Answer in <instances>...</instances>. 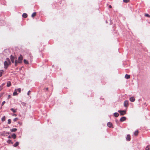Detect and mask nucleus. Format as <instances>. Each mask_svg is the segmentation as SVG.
I'll use <instances>...</instances> for the list:
<instances>
[{"instance_id": "nucleus-1", "label": "nucleus", "mask_w": 150, "mask_h": 150, "mask_svg": "<svg viewBox=\"0 0 150 150\" xmlns=\"http://www.w3.org/2000/svg\"><path fill=\"white\" fill-rule=\"evenodd\" d=\"M23 59V56L21 55H20L18 59V61L16 60L15 62V66H16L18 63H22V61Z\"/></svg>"}, {"instance_id": "nucleus-2", "label": "nucleus", "mask_w": 150, "mask_h": 150, "mask_svg": "<svg viewBox=\"0 0 150 150\" xmlns=\"http://www.w3.org/2000/svg\"><path fill=\"white\" fill-rule=\"evenodd\" d=\"M11 63L10 59L8 58H7L6 61H5L4 64V68L6 69H7L8 67L11 64Z\"/></svg>"}, {"instance_id": "nucleus-3", "label": "nucleus", "mask_w": 150, "mask_h": 150, "mask_svg": "<svg viewBox=\"0 0 150 150\" xmlns=\"http://www.w3.org/2000/svg\"><path fill=\"white\" fill-rule=\"evenodd\" d=\"M118 112L120 113L121 115H123L126 113V110H119Z\"/></svg>"}, {"instance_id": "nucleus-4", "label": "nucleus", "mask_w": 150, "mask_h": 150, "mask_svg": "<svg viewBox=\"0 0 150 150\" xmlns=\"http://www.w3.org/2000/svg\"><path fill=\"white\" fill-rule=\"evenodd\" d=\"M124 106L126 108H127L129 106V101L126 100L124 103Z\"/></svg>"}, {"instance_id": "nucleus-5", "label": "nucleus", "mask_w": 150, "mask_h": 150, "mask_svg": "<svg viewBox=\"0 0 150 150\" xmlns=\"http://www.w3.org/2000/svg\"><path fill=\"white\" fill-rule=\"evenodd\" d=\"M21 91V89L19 88L17 89H15L13 94H18L17 92L18 91L19 93H20Z\"/></svg>"}, {"instance_id": "nucleus-6", "label": "nucleus", "mask_w": 150, "mask_h": 150, "mask_svg": "<svg viewBox=\"0 0 150 150\" xmlns=\"http://www.w3.org/2000/svg\"><path fill=\"white\" fill-rule=\"evenodd\" d=\"M126 120V117H122L120 119V121L121 122H123Z\"/></svg>"}, {"instance_id": "nucleus-7", "label": "nucleus", "mask_w": 150, "mask_h": 150, "mask_svg": "<svg viewBox=\"0 0 150 150\" xmlns=\"http://www.w3.org/2000/svg\"><path fill=\"white\" fill-rule=\"evenodd\" d=\"M129 100L131 102H134L135 100V98L134 97H132L129 98Z\"/></svg>"}, {"instance_id": "nucleus-8", "label": "nucleus", "mask_w": 150, "mask_h": 150, "mask_svg": "<svg viewBox=\"0 0 150 150\" xmlns=\"http://www.w3.org/2000/svg\"><path fill=\"white\" fill-rule=\"evenodd\" d=\"M10 58L12 63H14V57L12 55H11L10 57Z\"/></svg>"}, {"instance_id": "nucleus-9", "label": "nucleus", "mask_w": 150, "mask_h": 150, "mask_svg": "<svg viewBox=\"0 0 150 150\" xmlns=\"http://www.w3.org/2000/svg\"><path fill=\"white\" fill-rule=\"evenodd\" d=\"M126 139L127 141H129L131 139V138L130 136V135L128 134L127 135V137L126 138Z\"/></svg>"}, {"instance_id": "nucleus-10", "label": "nucleus", "mask_w": 150, "mask_h": 150, "mask_svg": "<svg viewBox=\"0 0 150 150\" xmlns=\"http://www.w3.org/2000/svg\"><path fill=\"white\" fill-rule=\"evenodd\" d=\"M9 134V133L7 132H4L2 134L3 136H5V135L7 136Z\"/></svg>"}, {"instance_id": "nucleus-11", "label": "nucleus", "mask_w": 150, "mask_h": 150, "mask_svg": "<svg viewBox=\"0 0 150 150\" xmlns=\"http://www.w3.org/2000/svg\"><path fill=\"white\" fill-rule=\"evenodd\" d=\"M107 126L109 127H111L112 126V123L111 122H108L107 124Z\"/></svg>"}, {"instance_id": "nucleus-12", "label": "nucleus", "mask_w": 150, "mask_h": 150, "mask_svg": "<svg viewBox=\"0 0 150 150\" xmlns=\"http://www.w3.org/2000/svg\"><path fill=\"white\" fill-rule=\"evenodd\" d=\"M125 78L126 79H129L130 78V75L126 74L125 75Z\"/></svg>"}, {"instance_id": "nucleus-13", "label": "nucleus", "mask_w": 150, "mask_h": 150, "mask_svg": "<svg viewBox=\"0 0 150 150\" xmlns=\"http://www.w3.org/2000/svg\"><path fill=\"white\" fill-rule=\"evenodd\" d=\"M11 85V83L10 81H8L7 83V86L8 87H10Z\"/></svg>"}, {"instance_id": "nucleus-14", "label": "nucleus", "mask_w": 150, "mask_h": 150, "mask_svg": "<svg viewBox=\"0 0 150 150\" xmlns=\"http://www.w3.org/2000/svg\"><path fill=\"white\" fill-rule=\"evenodd\" d=\"M22 16L23 18H27V17L28 15H27V14L26 13H23V14Z\"/></svg>"}, {"instance_id": "nucleus-15", "label": "nucleus", "mask_w": 150, "mask_h": 150, "mask_svg": "<svg viewBox=\"0 0 150 150\" xmlns=\"http://www.w3.org/2000/svg\"><path fill=\"white\" fill-rule=\"evenodd\" d=\"M114 116L116 117H118L119 115V114L117 112L114 113Z\"/></svg>"}, {"instance_id": "nucleus-16", "label": "nucleus", "mask_w": 150, "mask_h": 150, "mask_svg": "<svg viewBox=\"0 0 150 150\" xmlns=\"http://www.w3.org/2000/svg\"><path fill=\"white\" fill-rule=\"evenodd\" d=\"M17 130V129L16 128H13L11 129V132H15Z\"/></svg>"}, {"instance_id": "nucleus-17", "label": "nucleus", "mask_w": 150, "mask_h": 150, "mask_svg": "<svg viewBox=\"0 0 150 150\" xmlns=\"http://www.w3.org/2000/svg\"><path fill=\"white\" fill-rule=\"evenodd\" d=\"M19 144V142H16L13 145L14 147H16Z\"/></svg>"}, {"instance_id": "nucleus-18", "label": "nucleus", "mask_w": 150, "mask_h": 150, "mask_svg": "<svg viewBox=\"0 0 150 150\" xmlns=\"http://www.w3.org/2000/svg\"><path fill=\"white\" fill-rule=\"evenodd\" d=\"M139 131L138 130H137L134 133V135L135 136H137L138 134Z\"/></svg>"}, {"instance_id": "nucleus-19", "label": "nucleus", "mask_w": 150, "mask_h": 150, "mask_svg": "<svg viewBox=\"0 0 150 150\" xmlns=\"http://www.w3.org/2000/svg\"><path fill=\"white\" fill-rule=\"evenodd\" d=\"M24 62L25 64H29L28 61L26 59L24 60Z\"/></svg>"}, {"instance_id": "nucleus-20", "label": "nucleus", "mask_w": 150, "mask_h": 150, "mask_svg": "<svg viewBox=\"0 0 150 150\" xmlns=\"http://www.w3.org/2000/svg\"><path fill=\"white\" fill-rule=\"evenodd\" d=\"M146 150H150V145L146 147Z\"/></svg>"}, {"instance_id": "nucleus-21", "label": "nucleus", "mask_w": 150, "mask_h": 150, "mask_svg": "<svg viewBox=\"0 0 150 150\" xmlns=\"http://www.w3.org/2000/svg\"><path fill=\"white\" fill-rule=\"evenodd\" d=\"M11 137L14 139H15L16 137V135L15 134H14L12 135Z\"/></svg>"}, {"instance_id": "nucleus-22", "label": "nucleus", "mask_w": 150, "mask_h": 150, "mask_svg": "<svg viewBox=\"0 0 150 150\" xmlns=\"http://www.w3.org/2000/svg\"><path fill=\"white\" fill-rule=\"evenodd\" d=\"M5 120V116H3L1 118V121H4Z\"/></svg>"}, {"instance_id": "nucleus-23", "label": "nucleus", "mask_w": 150, "mask_h": 150, "mask_svg": "<svg viewBox=\"0 0 150 150\" xmlns=\"http://www.w3.org/2000/svg\"><path fill=\"white\" fill-rule=\"evenodd\" d=\"M36 13L35 12H34L33 13L32 15V17H34L35 16H36Z\"/></svg>"}, {"instance_id": "nucleus-24", "label": "nucleus", "mask_w": 150, "mask_h": 150, "mask_svg": "<svg viewBox=\"0 0 150 150\" xmlns=\"http://www.w3.org/2000/svg\"><path fill=\"white\" fill-rule=\"evenodd\" d=\"M7 142L8 143H9V144H10V143H11V144H13V143L12 142H11V140H10V139H9L7 141Z\"/></svg>"}, {"instance_id": "nucleus-25", "label": "nucleus", "mask_w": 150, "mask_h": 150, "mask_svg": "<svg viewBox=\"0 0 150 150\" xmlns=\"http://www.w3.org/2000/svg\"><path fill=\"white\" fill-rule=\"evenodd\" d=\"M123 1L125 3H127L129 1V0H123Z\"/></svg>"}, {"instance_id": "nucleus-26", "label": "nucleus", "mask_w": 150, "mask_h": 150, "mask_svg": "<svg viewBox=\"0 0 150 150\" xmlns=\"http://www.w3.org/2000/svg\"><path fill=\"white\" fill-rule=\"evenodd\" d=\"M3 71L2 70H1L0 71V77H1L2 76V73H3Z\"/></svg>"}, {"instance_id": "nucleus-27", "label": "nucleus", "mask_w": 150, "mask_h": 150, "mask_svg": "<svg viewBox=\"0 0 150 150\" xmlns=\"http://www.w3.org/2000/svg\"><path fill=\"white\" fill-rule=\"evenodd\" d=\"M145 16L146 17H149V18H150V15H149V14H147V13L145 14Z\"/></svg>"}, {"instance_id": "nucleus-28", "label": "nucleus", "mask_w": 150, "mask_h": 150, "mask_svg": "<svg viewBox=\"0 0 150 150\" xmlns=\"http://www.w3.org/2000/svg\"><path fill=\"white\" fill-rule=\"evenodd\" d=\"M11 110L13 112L15 113L16 112V110H15L13 108H11Z\"/></svg>"}, {"instance_id": "nucleus-29", "label": "nucleus", "mask_w": 150, "mask_h": 150, "mask_svg": "<svg viewBox=\"0 0 150 150\" xmlns=\"http://www.w3.org/2000/svg\"><path fill=\"white\" fill-rule=\"evenodd\" d=\"M11 119H9L8 120V123L10 124L11 123Z\"/></svg>"}, {"instance_id": "nucleus-30", "label": "nucleus", "mask_w": 150, "mask_h": 150, "mask_svg": "<svg viewBox=\"0 0 150 150\" xmlns=\"http://www.w3.org/2000/svg\"><path fill=\"white\" fill-rule=\"evenodd\" d=\"M18 120V118H14L13 120V121H14V122H16V121H17V120Z\"/></svg>"}, {"instance_id": "nucleus-31", "label": "nucleus", "mask_w": 150, "mask_h": 150, "mask_svg": "<svg viewBox=\"0 0 150 150\" xmlns=\"http://www.w3.org/2000/svg\"><path fill=\"white\" fill-rule=\"evenodd\" d=\"M5 101H3L2 103V105H3L5 103Z\"/></svg>"}, {"instance_id": "nucleus-32", "label": "nucleus", "mask_w": 150, "mask_h": 150, "mask_svg": "<svg viewBox=\"0 0 150 150\" xmlns=\"http://www.w3.org/2000/svg\"><path fill=\"white\" fill-rule=\"evenodd\" d=\"M109 7L110 8H112V6L111 5H110L109 6Z\"/></svg>"}, {"instance_id": "nucleus-33", "label": "nucleus", "mask_w": 150, "mask_h": 150, "mask_svg": "<svg viewBox=\"0 0 150 150\" xmlns=\"http://www.w3.org/2000/svg\"><path fill=\"white\" fill-rule=\"evenodd\" d=\"M31 92V91H28V93H27V94H29V93H30Z\"/></svg>"}, {"instance_id": "nucleus-34", "label": "nucleus", "mask_w": 150, "mask_h": 150, "mask_svg": "<svg viewBox=\"0 0 150 150\" xmlns=\"http://www.w3.org/2000/svg\"><path fill=\"white\" fill-rule=\"evenodd\" d=\"M8 137V138H11V136H9Z\"/></svg>"}, {"instance_id": "nucleus-35", "label": "nucleus", "mask_w": 150, "mask_h": 150, "mask_svg": "<svg viewBox=\"0 0 150 150\" xmlns=\"http://www.w3.org/2000/svg\"><path fill=\"white\" fill-rule=\"evenodd\" d=\"M10 95H9L8 96V98H10Z\"/></svg>"}, {"instance_id": "nucleus-36", "label": "nucleus", "mask_w": 150, "mask_h": 150, "mask_svg": "<svg viewBox=\"0 0 150 150\" xmlns=\"http://www.w3.org/2000/svg\"><path fill=\"white\" fill-rule=\"evenodd\" d=\"M48 88H46V90H48Z\"/></svg>"}, {"instance_id": "nucleus-37", "label": "nucleus", "mask_w": 150, "mask_h": 150, "mask_svg": "<svg viewBox=\"0 0 150 150\" xmlns=\"http://www.w3.org/2000/svg\"><path fill=\"white\" fill-rule=\"evenodd\" d=\"M16 95V94H13V96H15V95Z\"/></svg>"}, {"instance_id": "nucleus-38", "label": "nucleus", "mask_w": 150, "mask_h": 150, "mask_svg": "<svg viewBox=\"0 0 150 150\" xmlns=\"http://www.w3.org/2000/svg\"><path fill=\"white\" fill-rule=\"evenodd\" d=\"M16 115H15V116H16Z\"/></svg>"}]
</instances>
